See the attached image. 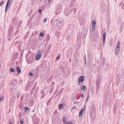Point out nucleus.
I'll use <instances>...</instances> for the list:
<instances>
[{
  "label": "nucleus",
  "instance_id": "nucleus-15",
  "mask_svg": "<svg viewBox=\"0 0 124 124\" xmlns=\"http://www.w3.org/2000/svg\"><path fill=\"white\" fill-rule=\"evenodd\" d=\"M10 71L11 72H13L15 71V70L13 68H11L10 69Z\"/></svg>",
  "mask_w": 124,
  "mask_h": 124
},
{
  "label": "nucleus",
  "instance_id": "nucleus-36",
  "mask_svg": "<svg viewBox=\"0 0 124 124\" xmlns=\"http://www.w3.org/2000/svg\"><path fill=\"white\" fill-rule=\"evenodd\" d=\"M78 102H74V103H75V104H76Z\"/></svg>",
  "mask_w": 124,
  "mask_h": 124
},
{
  "label": "nucleus",
  "instance_id": "nucleus-20",
  "mask_svg": "<svg viewBox=\"0 0 124 124\" xmlns=\"http://www.w3.org/2000/svg\"><path fill=\"white\" fill-rule=\"evenodd\" d=\"M4 1L3 0H2L0 3V6H1L4 3Z\"/></svg>",
  "mask_w": 124,
  "mask_h": 124
},
{
  "label": "nucleus",
  "instance_id": "nucleus-12",
  "mask_svg": "<svg viewBox=\"0 0 124 124\" xmlns=\"http://www.w3.org/2000/svg\"><path fill=\"white\" fill-rule=\"evenodd\" d=\"M62 107H63L62 104H60L58 107V108L59 109H61Z\"/></svg>",
  "mask_w": 124,
  "mask_h": 124
},
{
  "label": "nucleus",
  "instance_id": "nucleus-29",
  "mask_svg": "<svg viewBox=\"0 0 124 124\" xmlns=\"http://www.w3.org/2000/svg\"><path fill=\"white\" fill-rule=\"evenodd\" d=\"M122 8L123 9H124V4L122 6Z\"/></svg>",
  "mask_w": 124,
  "mask_h": 124
},
{
  "label": "nucleus",
  "instance_id": "nucleus-30",
  "mask_svg": "<svg viewBox=\"0 0 124 124\" xmlns=\"http://www.w3.org/2000/svg\"><path fill=\"white\" fill-rule=\"evenodd\" d=\"M105 40L103 39V43L104 44L105 43Z\"/></svg>",
  "mask_w": 124,
  "mask_h": 124
},
{
  "label": "nucleus",
  "instance_id": "nucleus-35",
  "mask_svg": "<svg viewBox=\"0 0 124 124\" xmlns=\"http://www.w3.org/2000/svg\"><path fill=\"white\" fill-rule=\"evenodd\" d=\"M12 122H10L9 123V124H12Z\"/></svg>",
  "mask_w": 124,
  "mask_h": 124
},
{
  "label": "nucleus",
  "instance_id": "nucleus-26",
  "mask_svg": "<svg viewBox=\"0 0 124 124\" xmlns=\"http://www.w3.org/2000/svg\"><path fill=\"white\" fill-rule=\"evenodd\" d=\"M20 123L21 124H23V121L22 120H21L20 121Z\"/></svg>",
  "mask_w": 124,
  "mask_h": 124
},
{
  "label": "nucleus",
  "instance_id": "nucleus-25",
  "mask_svg": "<svg viewBox=\"0 0 124 124\" xmlns=\"http://www.w3.org/2000/svg\"><path fill=\"white\" fill-rule=\"evenodd\" d=\"M39 13H41L42 12V10L41 9H39Z\"/></svg>",
  "mask_w": 124,
  "mask_h": 124
},
{
  "label": "nucleus",
  "instance_id": "nucleus-8",
  "mask_svg": "<svg viewBox=\"0 0 124 124\" xmlns=\"http://www.w3.org/2000/svg\"><path fill=\"white\" fill-rule=\"evenodd\" d=\"M17 71L18 73H20L21 72V70L20 68L18 66H17L16 67Z\"/></svg>",
  "mask_w": 124,
  "mask_h": 124
},
{
  "label": "nucleus",
  "instance_id": "nucleus-2",
  "mask_svg": "<svg viewBox=\"0 0 124 124\" xmlns=\"http://www.w3.org/2000/svg\"><path fill=\"white\" fill-rule=\"evenodd\" d=\"M120 46V43L119 41H118L115 50V53L116 55H117L119 53Z\"/></svg>",
  "mask_w": 124,
  "mask_h": 124
},
{
  "label": "nucleus",
  "instance_id": "nucleus-3",
  "mask_svg": "<svg viewBox=\"0 0 124 124\" xmlns=\"http://www.w3.org/2000/svg\"><path fill=\"white\" fill-rule=\"evenodd\" d=\"M42 53V51L40 52L36 55V60H38L40 58Z\"/></svg>",
  "mask_w": 124,
  "mask_h": 124
},
{
  "label": "nucleus",
  "instance_id": "nucleus-14",
  "mask_svg": "<svg viewBox=\"0 0 124 124\" xmlns=\"http://www.w3.org/2000/svg\"><path fill=\"white\" fill-rule=\"evenodd\" d=\"M29 109L27 107H25L24 108V111L25 112H26L28 111Z\"/></svg>",
  "mask_w": 124,
  "mask_h": 124
},
{
  "label": "nucleus",
  "instance_id": "nucleus-5",
  "mask_svg": "<svg viewBox=\"0 0 124 124\" xmlns=\"http://www.w3.org/2000/svg\"><path fill=\"white\" fill-rule=\"evenodd\" d=\"M10 2L9 1V0H8L6 6L5 10V12H6L7 11V8L8 6V4L9 3H10Z\"/></svg>",
  "mask_w": 124,
  "mask_h": 124
},
{
  "label": "nucleus",
  "instance_id": "nucleus-38",
  "mask_svg": "<svg viewBox=\"0 0 124 124\" xmlns=\"http://www.w3.org/2000/svg\"><path fill=\"white\" fill-rule=\"evenodd\" d=\"M14 21V20H13V22Z\"/></svg>",
  "mask_w": 124,
  "mask_h": 124
},
{
  "label": "nucleus",
  "instance_id": "nucleus-6",
  "mask_svg": "<svg viewBox=\"0 0 124 124\" xmlns=\"http://www.w3.org/2000/svg\"><path fill=\"white\" fill-rule=\"evenodd\" d=\"M96 84L97 86V89H98L99 88L100 86V84H99V82L98 81H97L96 82Z\"/></svg>",
  "mask_w": 124,
  "mask_h": 124
},
{
  "label": "nucleus",
  "instance_id": "nucleus-21",
  "mask_svg": "<svg viewBox=\"0 0 124 124\" xmlns=\"http://www.w3.org/2000/svg\"><path fill=\"white\" fill-rule=\"evenodd\" d=\"M16 96H17V97L18 98L19 96V94L18 92H17L16 93Z\"/></svg>",
  "mask_w": 124,
  "mask_h": 124
},
{
  "label": "nucleus",
  "instance_id": "nucleus-28",
  "mask_svg": "<svg viewBox=\"0 0 124 124\" xmlns=\"http://www.w3.org/2000/svg\"><path fill=\"white\" fill-rule=\"evenodd\" d=\"M60 58V57L59 56H58L57 57L56 59L57 60H58Z\"/></svg>",
  "mask_w": 124,
  "mask_h": 124
},
{
  "label": "nucleus",
  "instance_id": "nucleus-13",
  "mask_svg": "<svg viewBox=\"0 0 124 124\" xmlns=\"http://www.w3.org/2000/svg\"><path fill=\"white\" fill-rule=\"evenodd\" d=\"M39 36L40 37H42L43 36H44V34L43 33L41 32L40 33Z\"/></svg>",
  "mask_w": 124,
  "mask_h": 124
},
{
  "label": "nucleus",
  "instance_id": "nucleus-1",
  "mask_svg": "<svg viewBox=\"0 0 124 124\" xmlns=\"http://www.w3.org/2000/svg\"><path fill=\"white\" fill-rule=\"evenodd\" d=\"M85 77L84 76H80L78 79V83L79 85L81 86L84 84V78Z\"/></svg>",
  "mask_w": 124,
  "mask_h": 124
},
{
  "label": "nucleus",
  "instance_id": "nucleus-34",
  "mask_svg": "<svg viewBox=\"0 0 124 124\" xmlns=\"http://www.w3.org/2000/svg\"><path fill=\"white\" fill-rule=\"evenodd\" d=\"M59 24H60L61 23V22L60 21L59 22Z\"/></svg>",
  "mask_w": 124,
  "mask_h": 124
},
{
  "label": "nucleus",
  "instance_id": "nucleus-17",
  "mask_svg": "<svg viewBox=\"0 0 124 124\" xmlns=\"http://www.w3.org/2000/svg\"><path fill=\"white\" fill-rule=\"evenodd\" d=\"M65 124H73V123L71 122H66Z\"/></svg>",
  "mask_w": 124,
  "mask_h": 124
},
{
  "label": "nucleus",
  "instance_id": "nucleus-31",
  "mask_svg": "<svg viewBox=\"0 0 124 124\" xmlns=\"http://www.w3.org/2000/svg\"><path fill=\"white\" fill-rule=\"evenodd\" d=\"M81 97L82 98H83L84 97V94H83V93L82 94H81Z\"/></svg>",
  "mask_w": 124,
  "mask_h": 124
},
{
  "label": "nucleus",
  "instance_id": "nucleus-24",
  "mask_svg": "<svg viewBox=\"0 0 124 124\" xmlns=\"http://www.w3.org/2000/svg\"><path fill=\"white\" fill-rule=\"evenodd\" d=\"M76 106H74L73 107H72V109L74 110V109H76Z\"/></svg>",
  "mask_w": 124,
  "mask_h": 124
},
{
  "label": "nucleus",
  "instance_id": "nucleus-9",
  "mask_svg": "<svg viewBox=\"0 0 124 124\" xmlns=\"http://www.w3.org/2000/svg\"><path fill=\"white\" fill-rule=\"evenodd\" d=\"M81 89L83 90H85V89H86V88L85 86H81Z\"/></svg>",
  "mask_w": 124,
  "mask_h": 124
},
{
  "label": "nucleus",
  "instance_id": "nucleus-33",
  "mask_svg": "<svg viewBox=\"0 0 124 124\" xmlns=\"http://www.w3.org/2000/svg\"><path fill=\"white\" fill-rule=\"evenodd\" d=\"M48 1L49 2V3H50L51 2V0H48Z\"/></svg>",
  "mask_w": 124,
  "mask_h": 124
},
{
  "label": "nucleus",
  "instance_id": "nucleus-32",
  "mask_svg": "<svg viewBox=\"0 0 124 124\" xmlns=\"http://www.w3.org/2000/svg\"><path fill=\"white\" fill-rule=\"evenodd\" d=\"M85 61H86V56H85Z\"/></svg>",
  "mask_w": 124,
  "mask_h": 124
},
{
  "label": "nucleus",
  "instance_id": "nucleus-22",
  "mask_svg": "<svg viewBox=\"0 0 124 124\" xmlns=\"http://www.w3.org/2000/svg\"><path fill=\"white\" fill-rule=\"evenodd\" d=\"M47 21V19L46 18H45L43 20V22L46 23V22Z\"/></svg>",
  "mask_w": 124,
  "mask_h": 124
},
{
  "label": "nucleus",
  "instance_id": "nucleus-37",
  "mask_svg": "<svg viewBox=\"0 0 124 124\" xmlns=\"http://www.w3.org/2000/svg\"><path fill=\"white\" fill-rule=\"evenodd\" d=\"M48 38H49V36H48Z\"/></svg>",
  "mask_w": 124,
  "mask_h": 124
},
{
  "label": "nucleus",
  "instance_id": "nucleus-10",
  "mask_svg": "<svg viewBox=\"0 0 124 124\" xmlns=\"http://www.w3.org/2000/svg\"><path fill=\"white\" fill-rule=\"evenodd\" d=\"M95 27V25L92 24V30L94 31V29Z\"/></svg>",
  "mask_w": 124,
  "mask_h": 124
},
{
  "label": "nucleus",
  "instance_id": "nucleus-16",
  "mask_svg": "<svg viewBox=\"0 0 124 124\" xmlns=\"http://www.w3.org/2000/svg\"><path fill=\"white\" fill-rule=\"evenodd\" d=\"M96 21L94 20H93L92 23V24L94 25H95L96 24Z\"/></svg>",
  "mask_w": 124,
  "mask_h": 124
},
{
  "label": "nucleus",
  "instance_id": "nucleus-27",
  "mask_svg": "<svg viewBox=\"0 0 124 124\" xmlns=\"http://www.w3.org/2000/svg\"><path fill=\"white\" fill-rule=\"evenodd\" d=\"M51 101V100L50 99V100H49V101H48V103L47 104V105L49 103H50V102Z\"/></svg>",
  "mask_w": 124,
  "mask_h": 124
},
{
  "label": "nucleus",
  "instance_id": "nucleus-11",
  "mask_svg": "<svg viewBox=\"0 0 124 124\" xmlns=\"http://www.w3.org/2000/svg\"><path fill=\"white\" fill-rule=\"evenodd\" d=\"M106 34L105 32L103 34V39L105 40Z\"/></svg>",
  "mask_w": 124,
  "mask_h": 124
},
{
  "label": "nucleus",
  "instance_id": "nucleus-19",
  "mask_svg": "<svg viewBox=\"0 0 124 124\" xmlns=\"http://www.w3.org/2000/svg\"><path fill=\"white\" fill-rule=\"evenodd\" d=\"M29 75L31 77L33 76V74L32 72H30L29 73Z\"/></svg>",
  "mask_w": 124,
  "mask_h": 124
},
{
  "label": "nucleus",
  "instance_id": "nucleus-18",
  "mask_svg": "<svg viewBox=\"0 0 124 124\" xmlns=\"http://www.w3.org/2000/svg\"><path fill=\"white\" fill-rule=\"evenodd\" d=\"M4 99V96H3L2 97L0 98V101H3Z\"/></svg>",
  "mask_w": 124,
  "mask_h": 124
},
{
  "label": "nucleus",
  "instance_id": "nucleus-23",
  "mask_svg": "<svg viewBox=\"0 0 124 124\" xmlns=\"http://www.w3.org/2000/svg\"><path fill=\"white\" fill-rule=\"evenodd\" d=\"M87 100H86V102L88 100V99H89V94H88L87 95Z\"/></svg>",
  "mask_w": 124,
  "mask_h": 124
},
{
  "label": "nucleus",
  "instance_id": "nucleus-7",
  "mask_svg": "<svg viewBox=\"0 0 124 124\" xmlns=\"http://www.w3.org/2000/svg\"><path fill=\"white\" fill-rule=\"evenodd\" d=\"M62 120L63 123L65 124L67 122V119L65 117H63V118Z\"/></svg>",
  "mask_w": 124,
  "mask_h": 124
},
{
  "label": "nucleus",
  "instance_id": "nucleus-4",
  "mask_svg": "<svg viewBox=\"0 0 124 124\" xmlns=\"http://www.w3.org/2000/svg\"><path fill=\"white\" fill-rule=\"evenodd\" d=\"M85 110V107L84 108H82L79 114V117H81L83 114V112Z\"/></svg>",
  "mask_w": 124,
  "mask_h": 124
}]
</instances>
